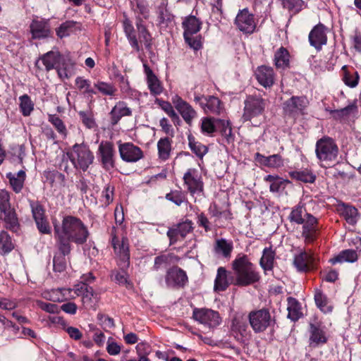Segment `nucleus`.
Instances as JSON below:
<instances>
[{"label":"nucleus","instance_id":"f257e3e1","mask_svg":"<svg viewBox=\"0 0 361 361\" xmlns=\"http://www.w3.org/2000/svg\"><path fill=\"white\" fill-rule=\"evenodd\" d=\"M55 236L61 245H82L90 236V232L85 224L78 217L68 215L63 218L61 226H54Z\"/></svg>","mask_w":361,"mask_h":361},{"label":"nucleus","instance_id":"f03ea898","mask_svg":"<svg viewBox=\"0 0 361 361\" xmlns=\"http://www.w3.org/2000/svg\"><path fill=\"white\" fill-rule=\"evenodd\" d=\"M136 27L138 33V38L137 37L135 30L131 20L124 15L123 20V27L125 35L132 47L137 52L142 50V44L143 43L146 49H149L152 46V36L148 32L143 21L140 18L136 20Z\"/></svg>","mask_w":361,"mask_h":361},{"label":"nucleus","instance_id":"7ed1b4c3","mask_svg":"<svg viewBox=\"0 0 361 361\" xmlns=\"http://www.w3.org/2000/svg\"><path fill=\"white\" fill-rule=\"evenodd\" d=\"M232 268L235 285L247 286L259 280L260 276L255 265L245 255H238L232 262Z\"/></svg>","mask_w":361,"mask_h":361},{"label":"nucleus","instance_id":"20e7f679","mask_svg":"<svg viewBox=\"0 0 361 361\" xmlns=\"http://www.w3.org/2000/svg\"><path fill=\"white\" fill-rule=\"evenodd\" d=\"M244 112L242 116V120L250 121L255 126L259 125L261 119L259 118L266 106V102L264 99L259 97L249 96L245 100Z\"/></svg>","mask_w":361,"mask_h":361},{"label":"nucleus","instance_id":"39448f33","mask_svg":"<svg viewBox=\"0 0 361 361\" xmlns=\"http://www.w3.org/2000/svg\"><path fill=\"white\" fill-rule=\"evenodd\" d=\"M68 156L75 169L87 171L93 163L94 157L89 147L84 144H75Z\"/></svg>","mask_w":361,"mask_h":361},{"label":"nucleus","instance_id":"423d86ee","mask_svg":"<svg viewBox=\"0 0 361 361\" xmlns=\"http://www.w3.org/2000/svg\"><path fill=\"white\" fill-rule=\"evenodd\" d=\"M248 319L250 324L255 333L264 332L275 324L274 317L271 316L267 308L251 311L248 314Z\"/></svg>","mask_w":361,"mask_h":361},{"label":"nucleus","instance_id":"0eeeda50","mask_svg":"<svg viewBox=\"0 0 361 361\" xmlns=\"http://www.w3.org/2000/svg\"><path fill=\"white\" fill-rule=\"evenodd\" d=\"M315 152L320 161L331 162L336 161L338 148L332 138L323 137L317 141Z\"/></svg>","mask_w":361,"mask_h":361},{"label":"nucleus","instance_id":"6e6552de","mask_svg":"<svg viewBox=\"0 0 361 361\" xmlns=\"http://www.w3.org/2000/svg\"><path fill=\"white\" fill-rule=\"evenodd\" d=\"M308 104L309 101L306 97L293 96L283 103V111L286 114L295 117L304 114Z\"/></svg>","mask_w":361,"mask_h":361},{"label":"nucleus","instance_id":"1a4fd4ad","mask_svg":"<svg viewBox=\"0 0 361 361\" xmlns=\"http://www.w3.org/2000/svg\"><path fill=\"white\" fill-rule=\"evenodd\" d=\"M183 179L184 185L187 188V190L192 196L203 192L204 184L197 169H188V171L184 173Z\"/></svg>","mask_w":361,"mask_h":361},{"label":"nucleus","instance_id":"9d476101","mask_svg":"<svg viewBox=\"0 0 361 361\" xmlns=\"http://www.w3.org/2000/svg\"><path fill=\"white\" fill-rule=\"evenodd\" d=\"M98 155L104 169L110 170L114 167L115 150L112 142L102 141L98 148Z\"/></svg>","mask_w":361,"mask_h":361},{"label":"nucleus","instance_id":"9b49d317","mask_svg":"<svg viewBox=\"0 0 361 361\" xmlns=\"http://www.w3.org/2000/svg\"><path fill=\"white\" fill-rule=\"evenodd\" d=\"M193 318L202 324L214 328L220 324L221 319L217 312L209 309H195Z\"/></svg>","mask_w":361,"mask_h":361},{"label":"nucleus","instance_id":"f8f14e48","mask_svg":"<svg viewBox=\"0 0 361 361\" xmlns=\"http://www.w3.org/2000/svg\"><path fill=\"white\" fill-rule=\"evenodd\" d=\"M235 25L243 33L251 34L256 28L254 16L247 8L240 10L235 19Z\"/></svg>","mask_w":361,"mask_h":361},{"label":"nucleus","instance_id":"ddd939ff","mask_svg":"<svg viewBox=\"0 0 361 361\" xmlns=\"http://www.w3.org/2000/svg\"><path fill=\"white\" fill-rule=\"evenodd\" d=\"M118 151L121 158L126 162H136L143 157L141 149L131 142L118 144Z\"/></svg>","mask_w":361,"mask_h":361},{"label":"nucleus","instance_id":"4468645a","mask_svg":"<svg viewBox=\"0 0 361 361\" xmlns=\"http://www.w3.org/2000/svg\"><path fill=\"white\" fill-rule=\"evenodd\" d=\"M176 109L181 115L185 122L191 126L192 120L197 117V112L192 106L178 95L172 98Z\"/></svg>","mask_w":361,"mask_h":361},{"label":"nucleus","instance_id":"2eb2a0df","mask_svg":"<svg viewBox=\"0 0 361 361\" xmlns=\"http://www.w3.org/2000/svg\"><path fill=\"white\" fill-rule=\"evenodd\" d=\"M326 27L322 23L315 25L309 34V42L317 50H320L327 42Z\"/></svg>","mask_w":361,"mask_h":361},{"label":"nucleus","instance_id":"dca6fc26","mask_svg":"<svg viewBox=\"0 0 361 361\" xmlns=\"http://www.w3.org/2000/svg\"><path fill=\"white\" fill-rule=\"evenodd\" d=\"M195 102L198 103L205 113L219 114L221 109V101L214 96H195Z\"/></svg>","mask_w":361,"mask_h":361},{"label":"nucleus","instance_id":"f3484780","mask_svg":"<svg viewBox=\"0 0 361 361\" xmlns=\"http://www.w3.org/2000/svg\"><path fill=\"white\" fill-rule=\"evenodd\" d=\"M317 224V219L312 214L307 213L305 218V222L302 224H304L302 235L306 243L309 244L315 239L317 232L319 230Z\"/></svg>","mask_w":361,"mask_h":361},{"label":"nucleus","instance_id":"a211bd4d","mask_svg":"<svg viewBox=\"0 0 361 361\" xmlns=\"http://www.w3.org/2000/svg\"><path fill=\"white\" fill-rule=\"evenodd\" d=\"M257 80L264 87H271L275 80V74L273 68L267 66H259L255 72Z\"/></svg>","mask_w":361,"mask_h":361},{"label":"nucleus","instance_id":"6ab92c4d","mask_svg":"<svg viewBox=\"0 0 361 361\" xmlns=\"http://www.w3.org/2000/svg\"><path fill=\"white\" fill-rule=\"evenodd\" d=\"M188 281L186 273L178 267H173L167 271L166 283L169 286H183Z\"/></svg>","mask_w":361,"mask_h":361},{"label":"nucleus","instance_id":"aec40b11","mask_svg":"<svg viewBox=\"0 0 361 361\" xmlns=\"http://www.w3.org/2000/svg\"><path fill=\"white\" fill-rule=\"evenodd\" d=\"M143 66L147 77V86L151 94H160L163 92V87L160 80L147 64L145 63Z\"/></svg>","mask_w":361,"mask_h":361},{"label":"nucleus","instance_id":"412c9836","mask_svg":"<svg viewBox=\"0 0 361 361\" xmlns=\"http://www.w3.org/2000/svg\"><path fill=\"white\" fill-rule=\"evenodd\" d=\"M192 230V223L190 220H185L178 225L175 228H170L167 235L170 238L171 244L173 241L176 240L178 235L183 238L188 233Z\"/></svg>","mask_w":361,"mask_h":361},{"label":"nucleus","instance_id":"4be33fe9","mask_svg":"<svg viewBox=\"0 0 361 361\" xmlns=\"http://www.w3.org/2000/svg\"><path fill=\"white\" fill-rule=\"evenodd\" d=\"M71 288H58L46 290L42 293V297L48 300L53 302H61L69 298H74L75 295L71 294Z\"/></svg>","mask_w":361,"mask_h":361},{"label":"nucleus","instance_id":"5701e85b","mask_svg":"<svg viewBox=\"0 0 361 361\" xmlns=\"http://www.w3.org/2000/svg\"><path fill=\"white\" fill-rule=\"evenodd\" d=\"M0 219L4 222L5 227L15 233L20 230V224L14 209L3 212L0 214Z\"/></svg>","mask_w":361,"mask_h":361},{"label":"nucleus","instance_id":"b1692460","mask_svg":"<svg viewBox=\"0 0 361 361\" xmlns=\"http://www.w3.org/2000/svg\"><path fill=\"white\" fill-rule=\"evenodd\" d=\"M313 262V256L304 250L299 255H295L293 263L299 271H307L312 267Z\"/></svg>","mask_w":361,"mask_h":361},{"label":"nucleus","instance_id":"393cba45","mask_svg":"<svg viewBox=\"0 0 361 361\" xmlns=\"http://www.w3.org/2000/svg\"><path fill=\"white\" fill-rule=\"evenodd\" d=\"M131 110L124 102H118L110 112V120L112 126L116 125L123 116H130Z\"/></svg>","mask_w":361,"mask_h":361},{"label":"nucleus","instance_id":"a878e982","mask_svg":"<svg viewBox=\"0 0 361 361\" xmlns=\"http://www.w3.org/2000/svg\"><path fill=\"white\" fill-rule=\"evenodd\" d=\"M255 158L257 162L269 168H279L283 166V159L279 154L265 157L257 152L255 154Z\"/></svg>","mask_w":361,"mask_h":361},{"label":"nucleus","instance_id":"bb28decb","mask_svg":"<svg viewBox=\"0 0 361 361\" xmlns=\"http://www.w3.org/2000/svg\"><path fill=\"white\" fill-rule=\"evenodd\" d=\"M264 180L269 183V190L271 192H281L283 191L286 185L290 183V181L283 179L279 176L267 175L264 177Z\"/></svg>","mask_w":361,"mask_h":361},{"label":"nucleus","instance_id":"cd10ccee","mask_svg":"<svg viewBox=\"0 0 361 361\" xmlns=\"http://www.w3.org/2000/svg\"><path fill=\"white\" fill-rule=\"evenodd\" d=\"M30 31L35 39L47 37L50 32L48 23L43 20H33L30 25Z\"/></svg>","mask_w":361,"mask_h":361},{"label":"nucleus","instance_id":"c85d7f7f","mask_svg":"<svg viewBox=\"0 0 361 361\" xmlns=\"http://www.w3.org/2000/svg\"><path fill=\"white\" fill-rule=\"evenodd\" d=\"M63 59L58 52L49 51L42 56L41 60L45 66V69L49 71L54 68L56 69L61 64Z\"/></svg>","mask_w":361,"mask_h":361},{"label":"nucleus","instance_id":"c756f323","mask_svg":"<svg viewBox=\"0 0 361 361\" xmlns=\"http://www.w3.org/2000/svg\"><path fill=\"white\" fill-rule=\"evenodd\" d=\"M75 85L77 88L82 92L84 97L92 101L93 95L97 92L91 87L90 81L82 77H77L75 79Z\"/></svg>","mask_w":361,"mask_h":361},{"label":"nucleus","instance_id":"7c9ffc66","mask_svg":"<svg viewBox=\"0 0 361 361\" xmlns=\"http://www.w3.org/2000/svg\"><path fill=\"white\" fill-rule=\"evenodd\" d=\"M358 255L355 250H343L338 255L329 259L332 264L336 263L349 262L353 263L357 261Z\"/></svg>","mask_w":361,"mask_h":361},{"label":"nucleus","instance_id":"2f4dec72","mask_svg":"<svg viewBox=\"0 0 361 361\" xmlns=\"http://www.w3.org/2000/svg\"><path fill=\"white\" fill-rule=\"evenodd\" d=\"M230 283L231 282L228 279L226 269L221 267H219L214 281V290L218 292L224 291L228 287Z\"/></svg>","mask_w":361,"mask_h":361},{"label":"nucleus","instance_id":"473e14b6","mask_svg":"<svg viewBox=\"0 0 361 361\" xmlns=\"http://www.w3.org/2000/svg\"><path fill=\"white\" fill-rule=\"evenodd\" d=\"M184 28L183 36L193 35L198 32L201 27V23L195 16L188 17L183 23Z\"/></svg>","mask_w":361,"mask_h":361},{"label":"nucleus","instance_id":"72a5a7b5","mask_svg":"<svg viewBox=\"0 0 361 361\" xmlns=\"http://www.w3.org/2000/svg\"><path fill=\"white\" fill-rule=\"evenodd\" d=\"M290 55L288 50L281 47L275 53L274 62L278 68L284 69L289 66Z\"/></svg>","mask_w":361,"mask_h":361},{"label":"nucleus","instance_id":"f704fd0d","mask_svg":"<svg viewBox=\"0 0 361 361\" xmlns=\"http://www.w3.org/2000/svg\"><path fill=\"white\" fill-rule=\"evenodd\" d=\"M69 253V250H58L54 254L53 259L54 269L56 271L61 272L66 266V255Z\"/></svg>","mask_w":361,"mask_h":361},{"label":"nucleus","instance_id":"c9c22d12","mask_svg":"<svg viewBox=\"0 0 361 361\" xmlns=\"http://www.w3.org/2000/svg\"><path fill=\"white\" fill-rule=\"evenodd\" d=\"M314 300L317 306L324 313L332 311V306L329 304L327 297L319 290H317L314 294Z\"/></svg>","mask_w":361,"mask_h":361},{"label":"nucleus","instance_id":"e433bc0d","mask_svg":"<svg viewBox=\"0 0 361 361\" xmlns=\"http://www.w3.org/2000/svg\"><path fill=\"white\" fill-rule=\"evenodd\" d=\"M157 148L159 158L166 160L171 151V141L169 137L161 138L157 142Z\"/></svg>","mask_w":361,"mask_h":361},{"label":"nucleus","instance_id":"4c0bfd02","mask_svg":"<svg viewBox=\"0 0 361 361\" xmlns=\"http://www.w3.org/2000/svg\"><path fill=\"white\" fill-rule=\"evenodd\" d=\"M287 310L288 317L292 321H297L301 317L300 306L295 298L291 297L288 298Z\"/></svg>","mask_w":361,"mask_h":361},{"label":"nucleus","instance_id":"58836bf2","mask_svg":"<svg viewBox=\"0 0 361 361\" xmlns=\"http://www.w3.org/2000/svg\"><path fill=\"white\" fill-rule=\"evenodd\" d=\"M341 214L349 224L354 225L356 224L357 209L355 207L343 204L341 208Z\"/></svg>","mask_w":361,"mask_h":361},{"label":"nucleus","instance_id":"ea45409f","mask_svg":"<svg viewBox=\"0 0 361 361\" xmlns=\"http://www.w3.org/2000/svg\"><path fill=\"white\" fill-rule=\"evenodd\" d=\"M216 126L217 130L220 131L228 142L233 140L231 125L228 121L218 118L216 119Z\"/></svg>","mask_w":361,"mask_h":361},{"label":"nucleus","instance_id":"a19ab883","mask_svg":"<svg viewBox=\"0 0 361 361\" xmlns=\"http://www.w3.org/2000/svg\"><path fill=\"white\" fill-rule=\"evenodd\" d=\"M75 28H79V24L73 20L66 21L56 30V34L60 38L67 37L73 32Z\"/></svg>","mask_w":361,"mask_h":361},{"label":"nucleus","instance_id":"79ce46f5","mask_svg":"<svg viewBox=\"0 0 361 361\" xmlns=\"http://www.w3.org/2000/svg\"><path fill=\"white\" fill-rule=\"evenodd\" d=\"M307 214L306 209L302 205L298 204L293 209L289 215V219L290 221L298 224H302L305 222V218Z\"/></svg>","mask_w":361,"mask_h":361},{"label":"nucleus","instance_id":"37998d69","mask_svg":"<svg viewBox=\"0 0 361 361\" xmlns=\"http://www.w3.org/2000/svg\"><path fill=\"white\" fill-rule=\"evenodd\" d=\"M20 109L24 116H28L34 110V103L27 94H23L19 97Z\"/></svg>","mask_w":361,"mask_h":361},{"label":"nucleus","instance_id":"c03bdc74","mask_svg":"<svg viewBox=\"0 0 361 361\" xmlns=\"http://www.w3.org/2000/svg\"><path fill=\"white\" fill-rule=\"evenodd\" d=\"M310 343H315L318 345L319 343H324L326 341V336L324 331L316 326L315 325L310 324Z\"/></svg>","mask_w":361,"mask_h":361},{"label":"nucleus","instance_id":"a18cd8bd","mask_svg":"<svg viewBox=\"0 0 361 361\" xmlns=\"http://www.w3.org/2000/svg\"><path fill=\"white\" fill-rule=\"evenodd\" d=\"M275 252L273 250H263L260 259V265L265 270H271L273 267Z\"/></svg>","mask_w":361,"mask_h":361},{"label":"nucleus","instance_id":"49530a36","mask_svg":"<svg viewBox=\"0 0 361 361\" xmlns=\"http://www.w3.org/2000/svg\"><path fill=\"white\" fill-rule=\"evenodd\" d=\"M189 147L191 151L199 158H202L208 149L207 147L199 142H196L195 138L191 135L188 136Z\"/></svg>","mask_w":361,"mask_h":361},{"label":"nucleus","instance_id":"de8ad7c7","mask_svg":"<svg viewBox=\"0 0 361 361\" xmlns=\"http://www.w3.org/2000/svg\"><path fill=\"white\" fill-rule=\"evenodd\" d=\"M48 121L54 126L63 137L67 135V129L63 121L56 114H49Z\"/></svg>","mask_w":361,"mask_h":361},{"label":"nucleus","instance_id":"09e8293b","mask_svg":"<svg viewBox=\"0 0 361 361\" xmlns=\"http://www.w3.org/2000/svg\"><path fill=\"white\" fill-rule=\"evenodd\" d=\"M290 175L292 178L304 183H312L316 179L315 175L308 170L293 171Z\"/></svg>","mask_w":361,"mask_h":361},{"label":"nucleus","instance_id":"8fccbe9b","mask_svg":"<svg viewBox=\"0 0 361 361\" xmlns=\"http://www.w3.org/2000/svg\"><path fill=\"white\" fill-rule=\"evenodd\" d=\"M117 256L118 266L121 269H125L130 264V252L129 250H115Z\"/></svg>","mask_w":361,"mask_h":361},{"label":"nucleus","instance_id":"3c124183","mask_svg":"<svg viewBox=\"0 0 361 361\" xmlns=\"http://www.w3.org/2000/svg\"><path fill=\"white\" fill-rule=\"evenodd\" d=\"M166 199L173 202L177 206H180L183 202H187L185 195L181 190H172L166 195Z\"/></svg>","mask_w":361,"mask_h":361},{"label":"nucleus","instance_id":"603ef678","mask_svg":"<svg viewBox=\"0 0 361 361\" xmlns=\"http://www.w3.org/2000/svg\"><path fill=\"white\" fill-rule=\"evenodd\" d=\"M98 300V295L94 291L93 288L90 286L87 288V290L82 295V302L87 306V307H94V302Z\"/></svg>","mask_w":361,"mask_h":361},{"label":"nucleus","instance_id":"864d4df0","mask_svg":"<svg viewBox=\"0 0 361 361\" xmlns=\"http://www.w3.org/2000/svg\"><path fill=\"white\" fill-rule=\"evenodd\" d=\"M94 86L103 95L113 96L116 91L113 85L102 81H98L94 83Z\"/></svg>","mask_w":361,"mask_h":361},{"label":"nucleus","instance_id":"5fc2aeb1","mask_svg":"<svg viewBox=\"0 0 361 361\" xmlns=\"http://www.w3.org/2000/svg\"><path fill=\"white\" fill-rule=\"evenodd\" d=\"M281 2L283 8L294 13L300 11L304 4L302 0H281Z\"/></svg>","mask_w":361,"mask_h":361},{"label":"nucleus","instance_id":"6e6d98bb","mask_svg":"<svg viewBox=\"0 0 361 361\" xmlns=\"http://www.w3.org/2000/svg\"><path fill=\"white\" fill-rule=\"evenodd\" d=\"M61 63L63 67H61L60 64L56 68L59 76L61 78H68L69 77L68 70L73 68L75 63L70 59H63Z\"/></svg>","mask_w":361,"mask_h":361},{"label":"nucleus","instance_id":"4d7b16f0","mask_svg":"<svg viewBox=\"0 0 361 361\" xmlns=\"http://www.w3.org/2000/svg\"><path fill=\"white\" fill-rule=\"evenodd\" d=\"M203 133H212L217 130L216 119L212 118H204L201 125Z\"/></svg>","mask_w":361,"mask_h":361},{"label":"nucleus","instance_id":"13d9d810","mask_svg":"<svg viewBox=\"0 0 361 361\" xmlns=\"http://www.w3.org/2000/svg\"><path fill=\"white\" fill-rule=\"evenodd\" d=\"M7 178L9 179V182L13 190L16 192H20L23 187V178H16V175L9 173L7 174Z\"/></svg>","mask_w":361,"mask_h":361},{"label":"nucleus","instance_id":"bf43d9fd","mask_svg":"<svg viewBox=\"0 0 361 361\" xmlns=\"http://www.w3.org/2000/svg\"><path fill=\"white\" fill-rule=\"evenodd\" d=\"M12 209L10 204V195L6 190L0 191V212Z\"/></svg>","mask_w":361,"mask_h":361},{"label":"nucleus","instance_id":"052dcab7","mask_svg":"<svg viewBox=\"0 0 361 361\" xmlns=\"http://www.w3.org/2000/svg\"><path fill=\"white\" fill-rule=\"evenodd\" d=\"M80 118L82 123L88 128H93L96 126L95 121L90 112L81 111L79 112Z\"/></svg>","mask_w":361,"mask_h":361},{"label":"nucleus","instance_id":"680f3d73","mask_svg":"<svg viewBox=\"0 0 361 361\" xmlns=\"http://www.w3.org/2000/svg\"><path fill=\"white\" fill-rule=\"evenodd\" d=\"M356 109V106L354 104H350L347 106L331 111V114L336 118H341L343 116H346L353 112V110Z\"/></svg>","mask_w":361,"mask_h":361},{"label":"nucleus","instance_id":"e2e57ef3","mask_svg":"<svg viewBox=\"0 0 361 361\" xmlns=\"http://www.w3.org/2000/svg\"><path fill=\"white\" fill-rule=\"evenodd\" d=\"M36 303L40 309L51 314L59 313L60 311L59 307L55 304L44 302L42 300H37Z\"/></svg>","mask_w":361,"mask_h":361},{"label":"nucleus","instance_id":"0e129e2a","mask_svg":"<svg viewBox=\"0 0 361 361\" xmlns=\"http://www.w3.org/2000/svg\"><path fill=\"white\" fill-rule=\"evenodd\" d=\"M343 80L346 85L350 87H355L358 83L359 75L357 72H355L353 74H350V73L345 71Z\"/></svg>","mask_w":361,"mask_h":361},{"label":"nucleus","instance_id":"69168bd1","mask_svg":"<svg viewBox=\"0 0 361 361\" xmlns=\"http://www.w3.org/2000/svg\"><path fill=\"white\" fill-rule=\"evenodd\" d=\"M32 213L33 218L35 221H41L42 219H46L44 216V210L42 205L39 203L31 204Z\"/></svg>","mask_w":361,"mask_h":361},{"label":"nucleus","instance_id":"338daca9","mask_svg":"<svg viewBox=\"0 0 361 361\" xmlns=\"http://www.w3.org/2000/svg\"><path fill=\"white\" fill-rule=\"evenodd\" d=\"M121 345L114 341L113 338L109 337L106 342V351L111 355H117L121 352Z\"/></svg>","mask_w":361,"mask_h":361},{"label":"nucleus","instance_id":"774afa93","mask_svg":"<svg viewBox=\"0 0 361 361\" xmlns=\"http://www.w3.org/2000/svg\"><path fill=\"white\" fill-rule=\"evenodd\" d=\"M111 279L121 285L127 286L129 284L127 279V274L124 269H121V271H114L111 274Z\"/></svg>","mask_w":361,"mask_h":361}]
</instances>
